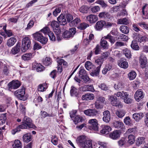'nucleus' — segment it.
<instances>
[{
    "label": "nucleus",
    "mask_w": 148,
    "mask_h": 148,
    "mask_svg": "<svg viewBox=\"0 0 148 148\" xmlns=\"http://www.w3.org/2000/svg\"><path fill=\"white\" fill-rule=\"evenodd\" d=\"M23 124L20 125L21 129H26L27 127L29 128H34L35 126L32 123V120L27 116H25L23 118Z\"/></svg>",
    "instance_id": "obj_1"
},
{
    "label": "nucleus",
    "mask_w": 148,
    "mask_h": 148,
    "mask_svg": "<svg viewBox=\"0 0 148 148\" xmlns=\"http://www.w3.org/2000/svg\"><path fill=\"white\" fill-rule=\"evenodd\" d=\"M33 35L35 40L38 41L42 44H45L47 42V39L40 32L33 34Z\"/></svg>",
    "instance_id": "obj_2"
},
{
    "label": "nucleus",
    "mask_w": 148,
    "mask_h": 148,
    "mask_svg": "<svg viewBox=\"0 0 148 148\" xmlns=\"http://www.w3.org/2000/svg\"><path fill=\"white\" fill-rule=\"evenodd\" d=\"M31 41L30 39L27 37L23 38L22 40L21 50L23 52H25L30 47Z\"/></svg>",
    "instance_id": "obj_3"
},
{
    "label": "nucleus",
    "mask_w": 148,
    "mask_h": 148,
    "mask_svg": "<svg viewBox=\"0 0 148 148\" xmlns=\"http://www.w3.org/2000/svg\"><path fill=\"white\" fill-rule=\"evenodd\" d=\"M76 33V29L75 28H71L70 29L69 31H66L62 34V36L65 38H68L73 37Z\"/></svg>",
    "instance_id": "obj_4"
},
{
    "label": "nucleus",
    "mask_w": 148,
    "mask_h": 148,
    "mask_svg": "<svg viewBox=\"0 0 148 148\" xmlns=\"http://www.w3.org/2000/svg\"><path fill=\"white\" fill-rule=\"evenodd\" d=\"M89 124L90 125L89 128L91 130H93L97 131L98 129V121L96 119H92L89 120L88 122Z\"/></svg>",
    "instance_id": "obj_5"
},
{
    "label": "nucleus",
    "mask_w": 148,
    "mask_h": 148,
    "mask_svg": "<svg viewBox=\"0 0 148 148\" xmlns=\"http://www.w3.org/2000/svg\"><path fill=\"white\" fill-rule=\"evenodd\" d=\"M25 94V89L23 87L20 89L17 90L14 92L15 96L21 100H24V97Z\"/></svg>",
    "instance_id": "obj_6"
},
{
    "label": "nucleus",
    "mask_w": 148,
    "mask_h": 148,
    "mask_svg": "<svg viewBox=\"0 0 148 148\" xmlns=\"http://www.w3.org/2000/svg\"><path fill=\"white\" fill-rule=\"evenodd\" d=\"M21 84L18 80L12 81L8 84V87L9 90H11L12 89H16L18 88Z\"/></svg>",
    "instance_id": "obj_7"
},
{
    "label": "nucleus",
    "mask_w": 148,
    "mask_h": 148,
    "mask_svg": "<svg viewBox=\"0 0 148 148\" xmlns=\"http://www.w3.org/2000/svg\"><path fill=\"white\" fill-rule=\"evenodd\" d=\"M109 101H110L111 105L113 106L121 107L122 105L120 101H117L116 97L113 96H110L109 97Z\"/></svg>",
    "instance_id": "obj_8"
},
{
    "label": "nucleus",
    "mask_w": 148,
    "mask_h": 148,
    "mask_svg": "<svg viewBox=\"0 0 148 148\" xmlns=\"http://www.w3.org/2000/svg\"><path fill=\"white\" fill-rule=\"evenodd\" d=\"M144 94L142 90L140 89L136 91L134 95V97L137 101H139L141 99L144 97Z\"/></svg>",
    "instance_id": "obj_9"
},
{
    "label": "nucleus",
    "mask_w": 148,
    "mask_h": 148,
    "mask_svg": "<svg viewBox=\"0 0 148 148\" xmlns=\"http://www.w3.org/2000/svg\"><path fill=\"white\" fill-rule=\"evenodd\" d=\"M87 140L86 137L84 136H81L78 137L76 140V142L79 146L84 147V144Z\"/></svg>",
    "instance_id": "obj_10"
},
{
    "label": "nucleus",
    "mask_w": 148,
    "mask_h": 148,
    "mask_svg": "<svg viewBox=\"0 0 148 148\" xmlns=\"http://www.w3.org/2000/svg\"><path fill=\"white\" fill-rule=\"evenodd\" d=\"M84 112L86 115L92 117L96 116L98 114V112L95 109H88L85 110Z\"/></svg>",
    "instance_id": "obj_11"
},
{
    "label": "nucleus",
    "mask_w": 148,
    "mask_h": 148,
    "mask_svg": "<svg viewBox=\"0 0 148 148\" xmlns=\"http://www.w3.org/2000/svg\"><path fill=\"white\" fill-rule=\"evenodd\" d=\"M35 55L34 52L26 53L23 54L21 56V58L25 61H28L30 60Z\"/></svg>",
    "instance_id": "obj_12"
},
{
    "label": "nucleus",
    "mask_w": 148,
    "mask_h": 148,
    "mask_svg": "<svg viewBox=\"0 0 148 148\" xmlns=\"http://www.w3.org/2000/svg\"><path fill=\"white\" fill-rule=\"evenodd\" d=\"M112 125L116 128L123 129L124 127L123 123L120 121H114L113 122Z\"/></svg>",
    "instance_id": "obj_13"
},
{
    "label": "nucleus",
    "mask_w": 148,
    "mask_h": 148,
    "mask_svg": "<svg viewBox=\"0 0 148 148\" xmlns=\"http://www.w3.org/2000/svg\"><path fill=\"white\" fill-rule=\"evenodd\" d=\"M121 133L119 130H115L110 134V137L113 139H116L120 137Z\"/></svg>",
    "instance_id": "obj_14"
},
{
    "label": "nucleus",
    "mask_w": 148,
    "mask_h": 148,
    "mask_svg": "<svg viewBox=\"0 0 148 148\" xmlns=\"http://www.w3.org/2000/svg\"><path fill=\"white\" fill-rule=\"evenodd\" d=\"M147 60L146 57L145 56H140V58L139 63L141 68L143 69L145 67V69H146L147 66H148V65H147Z\"/></svg>",
    "instance_id": "obj_15"
},
{
    "label": "nucleus",
    "mask_w": 148,
    "mask_h": 148,
    "mask_svg": "<svg viewBox=\"0 0 148 148\" xmlns=\"http://www.w3.org/2000/svg\"><path fill=\"white\" fill-rule=\"evenodd\" d=\"M103 121L106 123H108L110 119V112L108 110H106L103 113Z\"/></svg>",
    "instance_id": "obj_16"
},
{
    "label": "nucleus",
    "mask_w": 148,
    "mask_h": 148,
    "mask_svg": "<svg viewBox=\"0 0 148 148\" xmlns=\"http://www.w3.org/2000/svg\"><path fill=\"white\" fill-rule=\"evenodd\" d=\"M118 64L120 67L124 69L127 68L128 66L127 62L123 59H121L119 60Z\"/></svg>",
    "instance_id": "obj_17"
},
{
    "label": "nucleus",
    "mask_w": 148,
    "mask_h": 148,
    "mask_svg": "<svg viewBox=\"0 0 148 148\" xmlns=\"http://www.w3.org/2000/svg\"><path fill=\"white\" fill-rule=\"evenodd\" d=\"M105 24L106 22L105 21L103 20L99 21L96 23L95 25L96 29L97 30H101Z\"/></svg>",
    "instance_id": "obj_18"
},
{
    "label": "nucleus",
    "mask_w": 148,
    "mask_h": 148,
    "mask_svg": "<svg viewBox=\"0 0 148 148\" xmlns=\"http://www.w3.org/2000/svg\"><path fill=\"white\" fill-rule=\"evenodd\" d=\"M87 20L91 23H95L98 20L97 16L94 15L90 14L86 18Z\"/></svg>",
    "instance_id": "obj_19"
},
{
    "label": "nucleus",
    "mask_w": 148,
    "mask_h": 148,
    "mask_svg": "<svg viewBox=\"0 0 148 148\" xmlns=\"http://www.w3.org/2000/svg\"><path fill=\"white\" fill-rule=\"evenodd\" d=\"M95 97V96L93 94L87 93L82 95V99L83 100H89L93 99Z\"/></svg>",
    "instance_id": "obj_20"
},
{
    "label": "nucleus",
    "mask_w": 148,
    "mask_h": 148,
    "mask_svg": "<svg viewBox=\"0 0 148 148\" xmlns=\"http://www.w3.org/2000/svg\"><path fill=\"white\" fill-rule=\"evenodd\" d=\"M81 88L83 91H90L92 92H94L95 91L93 85H85L82 87H81L80 89Z\"/></svg>",
    "instance_id": "obj_21"
},
{
    "label": "nucleus",
    "mask_w": 148,
    "mask_h": 148,
    "mask_svg": "<svg viewBox=\"0 0 148 148\" xmlns=\"http://www.w3.org/2000/svg\"><path fill=\"white\" fill-rule=\"evenodd\" d=\"M70 93L72 96L78 97L79 95V90L74 87H71L70 90Z\"/></svg>",
    "instance_id": "obj_22"
},
{
    "label": "nucleus",
    "mask_w": 148,
    "mask_h": 148,
    "mask_svg": "<svg viewBox=\"0 0 148 148\" xmlns=\"http://www.w3.org/2000/svg\"><path fill=\"white\" fill-rule=\"evenodd\" d=\"M85 66L87 70L90 71H93L95 68V66L89 61H87L86 62L85 64Z\"/></svg>",
    "instance_id": "obj_23"
},
{
    "label": "nucleus",
    "mask_w": 148,
    "mask_h": 148,
    "mask_svg": "<svg viewBox=\"0 0 148 148\" xmlns=\"http://www.w3.org/2000/svg\"><path fill=\"white\" fill-rule=\"evenodd\" d=\"M66 17L63 14H61L57 18L58 21L61 25H64L66 24Z\"/></svg>",
    "instance_id": "obj_24"
},
{
    "label": "nucleus",
    "mask_w": 148,
    "mask_h": 148,
    "mask_svg": "<svg viewBox=\"0 0 148 148\" xmlns=\"http://www.w3.org/2000/svg\"><path fill=\"white\" fill-rule=\"evenodd\" d=\"M104 39L108 40L109 41L111 44H113L116 41L115 38L111 35L110 34H109L106 36L103 37Z\"/></svg>",
    "instance_id": "obj_25"
},
{
    "label": "nucleus",
    "mask_w": 148,
    "mask_h": 148,
    "mask_svg": "<svg viewBox=\"0 0 148 148\" xmlns=\"http://www.w3.org/2000/svg\"><path fill=\"white\" fill-rule=\"evenodd\" d=\"M16 41V39L15 37H11L8 40L7 45L9 47H11L15 44Z\"/></svg>",
    "instance_id": "obj_26"
},
{
    "label": "nucleus",
    "mask_w": 148,
    "mask_h": 148,
    "mask_svg": "<svg viewBox=\"0 0 148 148\" xmlns=\"http://www.w3.org/2000/svg\"><path fill=\"white\" fill-rule=\"evenodd\" d=\"M111 130V127L108 125L104 126L102 129L100 131V133L103 134H107Z\"/></svg>",
    "instance_id": "obj_27"
},
{
    "label": "nucleus",
    "mask_w": 148,
    "mask_h": 148,
    "mask_svg": "<svg viewBox=\"0 0 148 148\" xmlns=\"http://www.w3.org/2000/svg\"><path fill=\"white\" fill-rule=\"evenodd\" d=\"M98 16L100 18H103L105 19L109 18L110 16V14L106 12H100Z\"/></svg>",
    "instance_id": "obj_28"
},
{
    "label": "nucleus",
    "mask_w": 148,
    "mask_h": 148,
    "mask_svg": "<svg viewBox=\"0 0 148 148\" xmlns=\"http://www.w3.org/2000/svg\"><path fill=\"white\" fill-rule=\"evenodd\" d=\"M143 113H134L133 114V118L136 121H138L143 117Z\"/></svg>",
    "instance_id": "obj_29"
},
{
    "label": "nucleus",
    "mask_w": 148,
    "mask_h": 148,
    "mask_svg": "<svg viewBox=\"0 0 148 148\" xmlns=\"http://www.w3.org/2000/svg\"><path fill=\"white\" fill-rule=\"evenodd\" d=\"M123 84L121 82H118L116 83L114 85V88L117 90H120L124 88Z\"/></svg>",
    "instance_id": "obj_30"
},
{
    "label": "nucleus",
    "mask_w": 148,
    "mask_h": 148,
    "mask_svg": "<svg viewBox=\"0 0 148 148\" xmlns=\"http://www.w3.org/2000/svg\"><path fill=\"white\" fill-rule=\"evenodd\" d=\"M129 23L127 19L125 18H120L118 20L117 24H124L127 25Z\"/></svg>",
    "instance_id": "obj_31"
},
{
    "label": "nucleus",
    "mask_w": 148,
    "mask_h": 148,
    "mask_svg": "<svg viewBox=\"0 0 148 148\" xmlns=\"http://www.w3.org/2000/svg\"><path fill=\"white\" fill-rule=\"evenodd\" d=\"M33 67L36 69L37 71H42L44 69V67L40 64L35 63L33 65Z\"/></svg>",
    "instance_id": "obj_32"
},
{
    "label": "nucleus",
    "mask_w": 148,
    "mask_h": 148,
    "mask_svg": "<svg viewBox=\"0 0 148 148\" xmlns=\"http://www.w3.org/2000/svg\"><path fill=\"white\" fill-rule=\"evenodd\" d=\"M53 116L52 114H48L47 112L43 111H41L40 112V116L42 119H44L47 117H51Z\"/></svg>",
    "instance_id": "obj_33"
},
{
    "label": "nucleus",
    "mask_w": 148,
    "mask_h": 148,
    "mask_svg": "<svg viewBox=\"0 0 148 148\" xmlns=\"http://www.w3.org/2000/svg\"><path fill=\"white\" fill-rule=\"evenodd\" d=\"M20 46L18 44L12 48L11 50V53L13 54H16L18 53L20 51Z\"/></svg>",
    "instance_id": "obj_34"
},
{
    "label": "nucleus",
    "mask_w": 148,
    "mask_h": 148,
    "mask_svg": "<svg viewBox=\"0 0 148 148\" xmlns=\"http://www.w3.org/2000/svg\"><path fill=\"white\" fill-rule=\"evenodd\" d=\"M121 32L124 34H127L129 32V29L128 27L125 25H121L119 28Z\"/></svg>",
    "instance_id": "obj_35"
},
{
    "label": "nucleus",
    "mask_w": 148,
    "mask_h": 148,
    "mask_svg": "<svg viewBox=\"0 0 148 148\" xmlns=\"http://www.w3.org/2000/svg\"><path fill=\"white\" fill-rule=\"evenodd\" d=\"M128 96L129 94L127 93L123 99L124 102L127 104L131 103H132L133 101L132 99L129 97Z\"/></svg>",
    "instance_id": "obj_36"
},
{
    "label": "nucleus",
    "mask_w": 148,
    "mask_h": 148,
    "mask_svg": "<svg viewBox=\"0 0 148 148\" xmlns=\"http://www.w3.org/2000/svg\"><path fill=\"white\" fill-rule=\"evenodd\" d=\"M123 53L125 55L127 58H130L131 56V52L130 50L127 48H125L123 50Z\"/></svg>",
    "instance_id": "obj_37"
},
{
    "label": "nucleus",
    "mask_w": 148,
    "mask_h": 148,
    "mask_svg": "<svg viewBox=\"0 0 148 148\" xmlns=\"http://www.w3.org/2000/svg\"><path fill=\"white\" fill-rule=\"evenodd\" d=\"M24 142L28 143L31 140V134L29 133H27L24 135L23 137Z\"/></svg>",
    "instance_id": "obj_38"
},
{
    "label": "nucleus",
    "mask_w": 148,
    "mask_h": 148,
    "mask_svg": "<svg viewBox=\"0 0 148 148\" xmlns=\"http://www.w3.org/2000/svg\"><path fill=\"white\" fill-rule=\"evenodd\" d=\"M116 116L119 118L123 117L125 114L126 112L123 110H117L116 112Z\"/></svg>",
    "instance_id": "obj_39"
},
{
    "label": "nucleus",
    "mask_w": 148,
    "mask_h": 148,
    "mask_svg": "<svg viewBox=\"0 0 148 148\" xmlns=\"http://www.w3.org/2000/svg\"><path fill=\"white\" fill-rule=\"evenodd\" d=\"M136 75V73L134 71H132L128 74V77L130 80L134 79Z\"/></svg>",
    "instance_id": "obj_40"
},
{
    "label": "nucleus",
    "mask_w": 148,
    "mask_h": 148,
    "mask_svg": "<svg viewBox=\"0 0 148 148\" xmlns=\"http://www.w3.org/2000/svg\"><path fill=\"white\" fill-rule=\"evenodd\" d=\"M112 68V65L110 64L106 65L102 71V73L104 75L106 74L108 71L110 70Z\"/></svg>",
    "instance_id": "obj_41"
},
{
    "label": "nucleus",
    "mask_w": 148,
    "mask_h": 148,
    "mask_svg": "<svg viewBox=\"0 0 148 148\" xmlns=\"http://www.w3.org/2000/svg\"><path fill=\"white\" fill-rule=\"evenodd\" d=\"M101 46L103 49H108L109 47L108 42L106 40L101 39L100 42Z\"/></svg>",
    "instance_id": "obj_42"
},
{
    "label": "nucleus",
    "mask_w": 148,
    "mask_h": 148,
    "mask_svg": "<svg viewBox=\"0 0 148 148\" xmlns=\"http://www.w3.org/2000/svg\"><path fill=\"white\" fill-rule=\"evenodd\" d=\"M42 62L44 65L48 66L51 63V61L50 58L46 57L42 60Z\"/></svg>",
    "instance_id": "obj_43"
},
{
    "label": "nucleus",
    "mask_w": 148,
    "mask_h": 148,
    "mask_svg": "<svg viewBox=\"0 0 148 148\" xmlns=\"http://www.w3.org/2000/svg\"><path fill=\"white\" fill-rule=\"evenodd\" d=\"M128 143L129 144L132 145L135 142V137L133 134L129 135L128 137Z\"/></svg>",
    "instance_id": "obj_44"
},
{
    "label": "nucleus",
    "mask_w": 148,
    "mask_h": 148,
    "mask_svg": "<svg viewBox=\"0 0 148 148\" xmlns=\"http://www.w3.org/2000/svg\"><path fill=\"white\" fill-rule=\"evenodd\" d=\"M131 46V48L134 50H139V47L138 45L137 42L135 40L132 41Z\"/></svg>",
    "instance_id": "obj_45"
},
{
    "label": "nucleus",
    "mask_w": 148,
    "mask_h": 148,
    "mask_svg": "<svg viewBox=\"0 0 148 148\" xmlns=\"http://www.w3.org/2000/svg\"><path fill=\"white\" fill-rule=\"evenodd\" d=\"M84 145V146L81 147L83 148H92V142L90 140H87Z\"/></svg>",
    "instance_id": "obj_46"
},
{
    "label": "nucleus",
    "mask_w": 148,
    "mask_h": 148,
    "mask_svg": "<svg viewBox=\"0 0 148 148\" xmlns=\"http://www.w3.org/2000/svg\"><path fill=\"white\" fill-rule=\"evenodd\" d=\"M80 20L79 18H76L73 21H72L69 23V25L71 26H76L80 23Z\"/></svg>",
    "instance_id": "obj_47"
},
{
    "label": "nucleus",
    "mask_w": 148,
    "mask_h": 148,
    "mask_svg": "<svg viewBox=\"0 0 148 148\" xmlns=\"http://www.w3.org/2000/svg\"><path fill=\"white\" fill-rule=\"evenodd\" d=\"M14 148H21L22 145L19 140H16L14 142Z\"/></svg>",
    "instance_id": "obj_48"
},
{
    "label": "nucleus",
    "mask_w": 148,
    "mask_h": 148,
    "mask_svg": "<svg viewBox=\"0 0 148 148\" xmlns=\"http://www.w3.org/2000/svg\"><path fill=\"white\" fill-rule=\"evenodd\" d=\"M88 7L86 5H83L80 8L79 10L80 12L83 13H86L88 12Z\"/></svg>",
    "instance_id": "obj_49"
},
{
    "label": "nucleus",
    "mask_w": 148,
    "mask_h": 148,
    "mask_svg": "<svg viewBox=\"0 0 148 148\" xmlns=\"http://www.w3.org/2000/svg\"><path fill=\"white\" fill-rule=\"evenodd\" d=\"M87 74L86 71L84 69L80 68L79 72V78H81L85 76Z\"/></svg>",
    "instance_id": "obj_50"
},
{
    "label": "nucleus",
    "mask_w": 148,
    "mask_h": 148,
    "mask_svg": "<svg viewBox=\"0 0 148 148\" xmlns=\"http://www.w3.org/2000/svg\"><path fill=\"white\" fill-rule=\"evenodd\" d=\"M51 142L54 145H58V139L56 136H52L51 137Z\"/></svg>",
    "instance_id": "obj_51"
},
{
    "label": "nucleus",
    "mask_w": 148,
    "mask_h": 148,
    "mask_svg": "<svg viewBox=\"0 0 148 148\" xmlns=\"http://www.w3.org/2000/svg\"><path fill=\"white\" fill-rule=\"evenodd\" d=\"M50 25L53 29L56 28H58L59 26V23L57 21H52L51 22ZM55 30L54 29V30Z\"/></svg>",
    "instance_id": "obj_52"
},
{
    "label": "nucleus",
    "mask_w": 148,
    "mask_h": 148,
    "mask_svg": "<svg viewBox=\"0 0 148 148\" xmlns=\"http://www.w3.org/2000/svg\"><path fill=\"white\" fill-rule=\"evenodd\" d=\"M127 92L123 91L122 92H117L116 94H115L116 95V96L118 97H120V98L123 99L125 95L126 94Z\"/></svg>",
    "instance_id": "obj_53"
},
{
    "label": "nucleus",
    "mask_w": 148,
    "mask_h": 148,
    "mask_svg": "<svg viewBox=\"0 0 148 148\" xmlns=\"http://www.w3.org/2000/svg\"><path fill=\"white\" fill-rule=\"evenodd\" d=\"M145 138L143 137L138 138L136 142V145H137L139 146L145 142Z\"/></svg>",
    "instance_id": "obj_54"
},
{
    "label": "nucleus",
    "mask_w": 148,
    "mask_h": 148,
    "mask_svg": "<svg viewBox=\"0 0 148 148\" xmlns=\"http://www.w3.org/2000/svg\"><path fill=\"white\" fill-rule=\"evenodd\" d=\"M119 36V37H118V39H120L124 41H127L128 39L127 36L123 34H120Z\"/></svg>",
    "instance_id": "obj_55"
},
{
    "label": "nucleus",
    "mask_w": 148,
    "mask_h": 148,
    "mask_svg": "<svg viewBox=\"0 0 148 148\" xmlns=\"http://www.w3.org/2000/svg\"><path fill=\"white\" fill-rule=\"evenodd\" d=\"M124 122L126 125L130 126L131 125L130 119L129 116H127L125 117L124 120Z\"/></svg>",
    "instance_id": "obj_56"
},
{
    "label": "nucleus",
    "mask_w": 148,
    "mask_h": 148,
    "mask_svg": "<svg viewBox=\"0 0 148 148\" xmlns=\"http://www.w3.org/2000/svg\"><path fill=\"white\" fill-rule=\"evenodd\" d=\"M54 32L56 35V37L57 40L59 41L61 40L62 38L60 37V31L58 29H56L54 30Z\"/></svg>",
    "instance_id": "obj_57"
},
{
    "label": "nucleus",
    "mask_w": 148,
    "mask_h": 148,
    "mask_svg": "<svg viewBox=\"0 0 148 148\" xmlns=\"http://www.w3.org/2000/svg\"><path fill=\"white\" fill-rule=\"evenodd\" d=\"M6 115L5 114H2L0 116V124L4 123L5 122Z\"/></svg>",
    "instance_id": "obj_58"
},
{
    "label": "nucleus",
    "mask_w": 148,
    "mask_h": 148,
    "mask_svg": "<svg viewBox=\"0 0 148 148\" xmlns=\"http://www.w3.org/2000/svg\"><path fill=\"white\" fill-rule=\"evenodd\" d=\"M89 25L87 24L86 23H83L80 24V25L78 26V28L81 30H84Z\"/></svg>",
    "instance_id": "obj_59"
},
{
    "label": "nucleus",
    "mask_w": 148,
    "mask_h": 148,
    "mask_svg": "<svg viewBox=\"0 0 148 148\" xmlns=\"http://www.w3.org/2000/svg\"><path fill=\"white\" fill-rule=\"evenodd\" d=\"M94 52L95 55L98 54L101 51L99 45H97L95 47L94 49Z\"/></svg>",
    "instance_id": "obj_60"
},
{
    "label": "nucleus",
    "mask_w": 148,
    "mask_h": 148,
    "mask_svg": "<svg viewBox=\"0 0 148 148\" xmlns=\"http://www.w3.org/2000/svg\"><path fill=\"white\" fill-rule=\"evenodd\" d=\"M126 133L127 134L132 133V134H135L136 133V129L134 128H130L126 131Z\"/></svg>",
    "instance_id": "obj_61"
},
{
    "label": "nucleus",
    "mask_w": 148,
    "mask_h": 148,
    "mask_svg": "<svg viewBox=\"0 0 148 148\" xmlns=\"http://www.w3.org/2000/svg\"><path fill=\"white\" fill-rule=\"evenodd\" d=\"M99 87L104 90H108V87L104 83H102L99 86Z\"/></svg>",
    "instance_id": "obj_62"
},
{
    "label": "nucleus",
    "mask_w": 148,
    "mask_h": 148,
    "mask_svg": "<svg viewBox=\"0 0 148 148\" xmlns=\"http://www.w3.org/2000/svg\"><path fill=\"white\" fill-rule=\"evenodd\" d=\"M82 117L78 116H77L75 117L74 121L75 123L76 124L78 122H82Z\"/></svg>",
    "instance_id": "obj_63"
},
{
    "label": "nucleus",
    "mask_w": 148,
    "mask_h": 148,
    "mask_svg": "<svg viewBox=\"0 0 148 148\" xmlns=\"http://www.w3.org/2000/svg\"><path fill=\"white\" fill-rule=\"evenodd\" d=\"M34 21L32 20H30L29 23L27 25V27L25 28V29L28 30L31 29L34 25Z\"/></svg>",
    "instance_id": "obj_64"
}]
</instances>
